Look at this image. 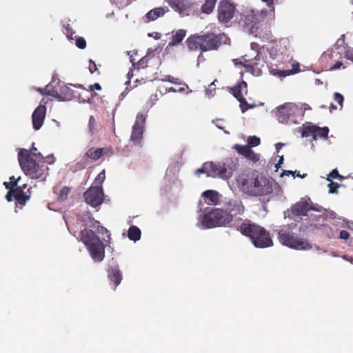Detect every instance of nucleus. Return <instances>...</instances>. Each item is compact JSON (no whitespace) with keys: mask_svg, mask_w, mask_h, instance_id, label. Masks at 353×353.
<instances>
[{"mask_svg":"<svg viewBox=\"0 0 353 353\" xmlns=\"http://www.w3.org/2000/svg\"><path fill=\"white\" fill-rule=\"evenodd\" d=\"M242 191L252 196H263L272 193L275 182L256 171L241 174L237 179Z\"/></svg>","mask_w":353,"mask_h":353,"instance_id":"nucleus-1","label":"nucleus"},{"mask_svg":"<svg viewBox=\"0 0 353 353\" xmlns=\"http://www.w3.org/2000/svg\"><path fill=\"white\" fill-rule=\"evenodd\" d=\"M41 153L30 152L21 148L18 152V161L21 170L31 179L45 181L48 174V167Z\"/></svg>","mask_w":353,"mask_h":353,"instance_id":"nucleus-2","label":"nucleus"},{"mask_svg":"<svg viewBox=\"0 0 353 353\" xmlns=\"http://www.w3.org/2000/svg\"><path fill=\"white\" fill-rule=\"evenodd\" d=\"M229 38L224 33L216 34L206 32L203 34H192L186 39V44L190 51L200 50L202 52L217 50L219 48L226 44Z\"/></svg>","mask_w":353,"mask_h":353,"instance_id":"nucleus-3","label":"nucleus"},{"mask_svg":"<svg viewBox=\"0 0 353 353\" xmlns=\"http://www.w3.org/2000/svg\"><path fill=\"white\" fill-rule=\"evenodd\" d=\"M239 230L243 235L249 237L256 248H265L273 245L269 232L260 225L251 223L250 221L242 223Z\"/></svg>","mask_w":353,"mask_h":353,"instance_id":"nucleus-4","label":"nucleus"},{"mask_svg":"<svg viewBox=\"0 0 353 353\" xmlns=\"http://www.w3.org/2000/svg\"><path fill=\"white\" fill-rule=\"evenodd\" d=\"M81 239L87 246L92 258L97 261H101L105 257V245L96 234L85 228L81 232Z\"/></svg>","mask_w":353,"mask_h":353,"instance_id":"nucleus-5","label":"nucleus"},{"mask_svg":"<svg viewBox=\"0 0 353 353\" xmlns=\"http://www.w3.org/2000/svg\"><path fill=\"white\" fill-rule=\"evenodd\" d=\"M201 222L205 228L225 227L232 222V216L225 208H214L203 214Z\"/></svg>","mask_w":353,"mask_h":353,"instance_id":"nucleus-6","label":"nucleus"},{"mask_svg":"<svg viewBox=\"0 0 353 353\" xmlns=\"http://www.w3.org/2000/svg\"><path fill=\"white\" fill-rule=\"evenodd\" d=\"M239 161L236 158L228 159L223 163H210L206 165L208 169H211L210 174L213 177L219 176L223 179H228L230 178L233 172L238 169Z\"/></svg>","mask_w":353,"mask_h":353,"instance_id":"nucleus-7","label":"nucleus"},{"mask_svg":"<svg viewBox=\"0 0 353 353\" xmlns=\"http://www.w3.org/2000/svg\"><path fill=\"white\" fill-rule=\"evenodd\" d=\"M279 239L283 245L295 250H306L312 248V245L307 240L295 236L291 231L286 229L279 231Z\"/></svg>","mask_w":353,"mask_h":353,"instance_id":"nucleus-8","label":"nucleus"},{"mask_svg":"<svg viewBox=\"0 0 353 353\" xmlns=\"http://www.w3.org/2000/svg\"><path fill=\"white\" fill-rule=\"evenodd\" d=\"M265 17L262 13L252 10L248 11L241 17V21L243 26L251 34L257 33Z\"/></svg>","mask_w":353,"mask_h":353,"instance_id":"nucleus-9","label":"nucleus"},{"mask_svg":"<svg viewBox=\"0 0 353 353\" xmlns=\"http://www.w3.org/2000/svg\"><path fill=\"white\" fill-rule=\"evenodd\" d=\"M236 6L229 0H221L218 6V19L227 24L236 13Z\"/></svg>","mask_w":353,"mask_h":353,"instance_id":"nucleus-10","label":"nucleus"},{"mask_svg":"<svg viewBox=\"0 0 353 353\" xmlns=\"http://www.w3.org/2000/svg\"><path fill=\"white\" fill-rule=\"evenodd\" d=\"M146 121V114L138 113L136 117L135 123L132 127L130 140L134 145H140L143 139V134Z\"/></svg>","mask_w":353,"mask_h":353,"instance_id":"nucleus-11","label":"nucleus"},{"mask_svg":"<svg viewBox=\"0 0 353 353\" xmlns=\"http://www.w3.org/2000/svg\"><path fill=\"white\" fill-rule=\"evenodd\" d=\"M103 191L101 187H90L84 192L85 202L92 207L100 205L103 201Z\"/></svg>","mask_w":353,"mask_h":353,"instance_id":"nucleus-12","label":"nucleus"},{"mask_svg":"<svg viewBox=\"0 0 353 353\" xmlns=\"http://www.w3.org/2000/svg\"><path fill=\"white\" fill-rule=\"evenodd\" d=\"M330 130L327 127H319L314 125H304L301 135L303 137L312 136V139L316 141L318 138L326 139Z\"/></svg>","mask_w":353,"mask_h":353,"instance_id":"nucleus-13","label":"nucleus"},{"mask_svg":"<svg viewBox=\"0 0 353 353\" xmlns=\"http://www.w3.org/2000/svg\"><path fill=\"white\" fill-rule=\"evenodd\" d=\"M245 63H243V67L245 68V71L248 72H250L254 76L258 77L262 74L261 68L263 66V61L261 60L259 58V60L254 59V61L248 56V54H245L243 57Z\"/></svg>","mask_w":353,"mask_h":353,"instance_id":"nucleus-14","label":"nucleus"},{"mask_svg":"<svg viewBox=\"0 0 353 353\" xmlns=\"http://www.w3.org/2000/svg\"><path fill=\"white\" fill-rule=\"evenodd\" d=\"M226 212L234 216L242 215L245 212V206L240 199H230L224 204Z\"/></svg>","mask_w":353,"mask_h":353,"instance_id":"nucleus-15","label":"nucleus"},{"mask_svg":"<svg viewBox=\"0 0 353 353\" xmlns=\"http://www.w3.org/2000/svg\"><path fill=\"white\" fill-rule=\"evenodd\" d=\"M46 107L45 105H39L33 112L32 115V125L35 130H39L44 121L46 117Z\"/></svg>","mask_w":353,"mask_h":353,"instance_id":"nucleus-16","label":"nucleus"},{"mask_svg":"<svg viewBox=\"0 0 353 353\" xmlns=\"http://www.w3.org/2000/svg\"><path fill=\"white\" fill-rule=\"evenodd\" d=\"M310 210H318L314 208L307 201H301L294 204L292 208V212L294 215L298 216H306L307 213Z\"/></svg>","mask_w":353,"mask_h":353,"instance_id":"nucleus-17","label":"nucleus"},{"mask_svg":"<svg viewBox=\"0 0 353 353\" xmlns=\"http://www.w3.org/2000/svg\"><path fill=\"white\" fill-rule=\"evenodd\" d=\"M291 104L285 103L277 108L276 115L279 123H287L291 115Z\"/></svg>","mask_w":353,"mask_h":353,"instance_id":"nucleus-18","label":"nucleus"},{"mask_svg":"<svg viewBox=\"0 0 353 353\" xmlns=\"http://www.w3.org/2000/svg\"><path fill=\"white\" fill-rule=\"evenodd\" d=\"M108 279L114 284V289L121 283L123 279L121 272L118 265L109 268L108 270Z\"/></svg>","mask_w":353,"mask_h":353,"instance_id":"nucleus-19","label":"nucleus"},{"mask_svg":"<svg viewBox=\"0 0 353 353\" xmlns=\"http://www.w3.org/2000/svg\"><path fill=\"white\" fill-rule=\"evenodd\" d=\"M111 152V150L109 148H91L88 149L85 152V156L92 160L93 161H97L100 159L103 155L108 154Z\"/></svg>","mask_w":353,"mask_h":353,"instance_id":"nucleus-20","label":"nucleus"},{"mask_svg":"<svg viewBox=\"0 0 353 353\" xmlns=\"http://www.w3.org/2000/svg\"><path fill=\"white\" fill-rule=\"evenodd\" d=\"M176 12L183 13L187 10L185 0H165Z\"/></svg>","mask_w":353,"mask_h":353,"instance_id":"nucleus-21","label":"nucleus"},{"mask_svg":"<svg viewBox=\"0 0 353 353\" xmlns=\"http://www.w3.org/2000/svg\"><path fill=\"white\" fill-rule=\"evenodd\" d=\"M168 11V10H165L164 8L159 7L152 9L146 14V18L148 21H154L160 17L164 15V14Z\"/></svg>","mask_w":353,"mask_h":353,"instance_id":"nucleus-22","label":"nucleus"},{"mask_svg":"<svg viewBox=\"0 0 353 353\" xmlns=\"http://www.w3.org/2000/svg\"><path fill=\"white\" fill-rule=\"evenodd\" d=\"M53 191L54 193L57 195L58 201L63 202L68 199V196L71 191V188L68 186H63L61 188L55 187Z\"/></svg>","mask_w":353,"mask_h":353,"instance_id":"nucleus-23","label":"nucleus"},{"mask_svg":"<svg viewBox=\"0 0 353 353\" xmlns=\"http://www.w3.org/2000/svg\"><path fill=\"white\" fill-rule=\"evenodd\" d=\"M14 198L21 205H25V203L29 200L30 194H26L21 188H15L14 190Z\"/></svg>","mask_w":353,"mask_h":353,"instance_id":"nucleus-24","label":"nucleus"},{"mask_svg":"<svg viewBox=\"0 0 353 353\" xmlns=\"http://www.w3.org/2000/svg\"><path fill=\"white\" fill-rule=\"evenodd\" d=\"M292 68L291 70H276V72H273V74L280 77H285L287 76L297 73L300 71L299 63H293L292 64Z\"/></svg>","mask_w":353,"mask_h":353,"instance_id":"nucleus-25","label":"nucleus"},{"mask_svg":"<svg viewBox=\"0 0 353 353\" xmlns=\"http://www.w3.org/2000/svg\"><path fill=\"white\" fill-rule=\"evenodd\" d=\"M186 35L185 30H178L175 33L172 35V39L169 42L170 46H174L180 43Z\"/></svg>","mask_w":353,"mask_h":353,"instance_id":"nucleus-26","label":"nucleus"},{"mask_svg":"<svg viewBox=\"0 0 353 353\" xmlns=\"http://www.w3.org/2000/svg\"><path fill=\"white\" fill-rule=\"evenodd\" d=\"M82 221L84 223L85 225L90 228H96L97 225L100 224L99 221L93 218L92 213L90 212H86L83 214Z\"/></svg>","mask_w":353,"mask_h":353,"instance_id":"nucleus-27","label":"nucleus"},{"mask_svg":"<svg viewBox=\"0 0 353 353\" xmlns=\"http://www.w3.org/2000/svg\"><path fill=\"white\" fill-rule=\"evenodd\" d=\"M141 230L140 229L134 225L130 227L128 232V238L134 241H137L141 238Z\"/></svg>","mask_w":353,"mask_h":353,"instance_id":"nucleus-28","label":"nucleus"},{"mask_svg":"<svg viewBox=\"0 0 353 353\" xmlns=\"http://www.w3.org/2000/svg\"><path fill=\"white\" fill-rule=\"evenodd\" d=\"M202 196L214 205H216L219 202L218 193L214 190H206L203 192Z\"/></svg>","mask_w":353,"mask_h":353,"instance_id":"nucleus-29","label":"nucleus"},{"mask_svg":"<svg viewBox=\"0 0 353 353\" xmlns=\"http://www.w3.org/2000/svg\"><path fill=\"white\" fill-rule=\"evenodd\" d=\"M217 0H205V3L201 7L202 12L205 14H210L215 6Z\"/></svg>","mask_w":353,"mask_h":353,"instance_id":"nucleus-30","label":"nucleus"},{"mask_svg":"<svg viewBox=\"0 0 353 353\" xmlns=\"http://www.w3.org/2000/svg\"><path fill=\"white\" fill-rule=\"evenodd\" d=\"M217 0H205V3L201 7L202 12L205 14H210L215 6Z\"/></svg>","mask_w":353,"mask_h":353,"instance_id":"nucleus-31","label":"nucleus"},{"mask_svg":"<svg viewBox=\"0 0 353 353\" xmlns=\"http://www.w3.org/2000/svg\"><path fill=\"white\" fill-rule=\"evenodd\" d=\"M334 52L332 49H329L327 51L324 52L323 54L321 56L320 61L323 64L328 65L330 63V61L334 58Z\"/></svg>","mask_w":353,"mask_h":353,"instance_id":"nucleus-32","label":"nucleus"},{"mask_svg":"<svg viewBox=\"0 0 353 353\" xmlns=\"http://www.w3.org/2000/svg\"><path fill=\"white\" fill-rule=\"evenodd\" d=\"M243 87H244L245 88H247L246 82L243 81L241 83L237 85L236 87H234L232 89V94L237 100H239V99L243 97L242 92H241Z\"/></svg>","mask_w":353,"mask_h":353,"instance_id":"nucleus-33","label":"nucleus"},{"mask_svg":"<svg viewBox=\"0 0 353 353\" xmlns=\"http://www.w3.org/2000/svg\"><path fill=\"white\" fill-rule=\"evenodd\" d=\"M234 149L238 152L239 154L246 157L249 153H250L251 148L248 145H241L239 144H236L234 146Z\"/></svg>","mask_w":353,"mask_h":353,"instance_id":"nucleus-34","label":"nucleus"},{"mask_svg":"<svg viewBox=\"0 0 353 353\" xmlns=\"http://www.w3.org/2000/svg\"><path fill=\"white\" fill-rule=\"evenodd\" d=\"M38 91L41 93L42 94H47L52 96L57 99H58L59 101H63L65 100V98L62 97L57 92L52 90H47V88L45 89L43 88H39Z\"/></svg>","mask_w":353,"mask_h":353,"instance_id":"nucleus-35","label":"nucleus"},{"mask_svg":"<svg viewBox=\"0 0 353 353\" xmlns=\"http://www.w3.org/2000/svg\"><path fill=\"white\" fill-rule=\"evenodd\" d=\"M20 179V176L18 177L17 179H15L14 176H12L10 177V181L4 182L3 185H5L7 190H14L17 185V183Z\"/></svg>","mask_w":353,"mask_h":353,"instance_id":"nucleus-36","label":"nucleus"},{"mask_svg":"<svg viewBox=\"0 0 353 353\" xmlns=\"http://www.w3.org/2000/svg\"><path fill=\"white\" fill-rule=\"evenodd\" d=\"M250 47H251V51L253 52V54H248V56H250V57L253 56L254 59L259 60V57H260L259 45L256 43L252 42L250 44Z\"/></svg>","mask_w":353,"mask_h":353,"instance_id":"nucleus-37","label":"nucleus"},{"mask_svg":"<svg viewBox=\"0 0 353 353\" xmlns=\"http://www.w3.org/2000/svg\"><path fill=\"white\" fill-rule=\"evenodd\" d=\"M88 128L92 134L97 131V123L93 116H90L89 118Z\"/></svg>","mask_w":353,"mask_h":353,"instance_id":"nucleus-38","label":"nucleus"},{"mask_svg":"<svg viewBox=\"0 0 353 353\" xmlns=\"http://www.w3.org/2000/svg\"><path fill=\"white\" fill-rule=\"evenodd\" d=\"M240 102V108L241 109V111L243 112H245L248 109L252 108L254 107V105H249L245 99V98L243 97L241 99H239L238 100Z\"/></svg>","mask_w":353,"mask_h":353,"instance_id":"nucleus-39","label":"nucleus"},{"mask_svg":"<svg viewBox=\"0 0 353 353\" xmlns=\"http://www.w3.org/2000/svg\"><path fill=\"white\" fill-rule=\"evenodd\" d=\"M216 80H214L213 82H212L209 85L208 88L205 90V94L208 97H212L214 96L215 92V82Z\"/></svg>","mask_w":353,"mask_h":353,"instance_id":"nucleus-40","label":"nucleus"},{"mask_svg":"<svg viewBox=\"0 0 353 353\" xmlns=\"http://www.w3.org/2000/svg\"><path fill=\"white\" fill-rule=\"evenodd\" d=\"M261 143V140L259 137H255V136H253V137H250L248 139V145L251 148V147H255V146H257L260 144Z\"/></svg>","mask_w":353,"mask_h":353,"instance_id":"nucleus-41","label":"nucleus"},{"mask_svg":"<svg viewBox=\"0 0 353 353\" xmlns=\"http://www.w3.org/2000/svg\"><path fill=\"white\" fill-rule=\"evenodd\" d=\"M292 175L294 176V178L295 177H300V178H305L306 176H307V174H303V175H301L300 174L299 172H297V171H290V170H284L283 172V173L281 174V176H283V175H287V176H289V175Z\"/></svg>","mask_w":353,"mask_h":353,"instance_id":"nucleus-42","label":"nucleus"},{"mask_svg":"<svg viewBox=\"0 0 353 353\" xmlns=\"http://www.w3.org/2000/svg\"><path fill=\"white\" fill-rule=\"evenodd\" d=\"M148 58L147 56L142 57L139 61L137 62V68L138 70L145 68L148 66Z\"/></svg>","mask_w":353,"mask_h":353,"instance_id":"nucleus-43","label":"nucleus"},{"mask_svg":"<svg viewBox=\"0 0 353 353\" xmlns=\"http://www.w3.org/2000/svg\"><path fill=\"white\" fill-rule=\"evenodd\" d=\"M75 44L80 49H85L86 47V41L85 39L81 37H77Z\"/></svg>","mask_w":353,"mask_h":353,"instance_id":"nucleus-44","label":"nucleus"},{"mask_svg":"<svg viewBox=\"0 0 353 353\" xmlns=\"http://www.w3.org/2000/svg\"><path fill=\"white\" fill-rule=\"evenodd\" d=\"M339 178L340 179H343V177L339 174L338 170L336 169L332 170L330 173L328 175V177L327 178V180L329 181H331V179H337Z\"/></svg>","mask_w":353,"mask_h":353,"instance_id":"nucleus-45","label":"nucleus"},{"mask_svg":"<svg viewBox=\"0 0 353 353\" xmlns=\"http://www.w3.org/2000/svg\"><path fill=\"white\" fill-rule=\"evenodd\" d=\"M339 184L332 181L328 184L329 193L334 194L337 193V189L339 188Z\"/></svg>","mask_w":353,"mask_h":353,"instance_id":"nucleus-46","label":"nucleus"},{"mask_svg":"<svg viewBox=\"0 0 353 353\" xmlns=\"http://www.w3.org/2000/svg\"><path fill=\"white\" fill-rule=\"evenodd\" d=\"M210 163H205L204 165H203V168H199L196 170V174H199V173H207L208 176H213L212 175L210 174L211 173V169L209 168L208 169L206 168V165L209 164Z\"/></svg>","mask_w":353,"mask_h":353,"instance_id":"nucleus-47","label":"nucleus"},{"mask_svg":"<svg viewBox=\"0 0 353 353\" xmlns=\"http://www.w3.org/2000/svg\"><path fill=\"white\" fill-rule=\"evenodd\" d=\"M247 159L252 160V161H257L259 160V155L256 154L252 149L250 150V153L248 154L246 157Z\"/></svg>","mask_w":353,"mask_h":353,"instance_id":"nucleus-48","label":"nucleus"},{"mask_svg":"<svg viewBox=\"0 0 353 353\" xmlns=\"http://www.w3.org/2000/svg\"><path fill=\"white\" fill-rule=\"evenodd\" d=\"M334 99L339 104L341 107L343 106L344 98L341 94L339 92H335L334 94Z\"/></svg>","mask_w":353,"mask_h":353,"instance_id":"nucleus-49","label":"nucleus"},{"mask_svg":"<svg viewBox=\"0 0 353 353\" xmlns=\"http://www.w3.org/2000/svg\"><path fill=\"white\" fill-rule=\"evenodd\" d=\"M65 34L67 35V37L70 39V40H72L73 39V37H72V35L73 34H74V32L72 30V28L70 27L69 25L66 26L65 27Z\"/></svg>","mask_w":353,"mask_h":353,"instance_id":"nucleus-50","label":"nucleus"},{"mask_svg":"<svg viewBox=\"0 0 353 353\" xmlns=\"http://www.w3.org/2000/svg\"><path fill=\"white\" fill-rule=\"evenodd\" d=\"M345 57L353 62V48H348L345 50Z\"/></svg>","mask_w":353,"mask_h":353,"instance_id":"nucleus-51","label":"nucleus"},{"mask_svg":"<svg viewBox=\"0 0 353 353\" xmlns=\"http://www.w3.org/2000/svg\"><path fill=\"white\" fill-rule=\"evenodd\" d=\"M97 227L98 228L97 230L99 233H101L103 234H108V237L110 239V234H109V231L105 228L100 226L99 224L97 225Z\"/></svg>","mask_w":353,"mask_h":353,"instance_id":"nucleus-52","label":"nucleus"},{"mask_svg":"<svg viewBox=\"0 0 353 353\" xmlns=\"http://www.w3.org/2000/svg\"><path fill=\"white\" fill-rule=\"evenodd\" d=\"M350 237V233L347 230H341L340 232L339 238L341 239L347 240Z\"/></svg>","mask_w":353,"mask_h":353,"instance_id":"nucleus-53","label":"nucleus"},{"mask_svg":"<svg viewBox=\"0 0 353 353\" xmlns=\"http://www.w3.org/2000/svg\"><path fill=\"white\" fill-rule=\"evenodd\" d=\"M89 70H90V73H92V74L94 73V72L97 71V65H96L95 62H94L92 60H90Z\"/></svg>","mask_w":353,"mask_h":353,"instance_id":"nucleus-54","label":"nucleus"},{"mask_svg":"<svg viewBox=\"0 0 353 353\" xmlns=\"http://www.w3.org/2000/svg\"><path fill=\"white\" fill-rule=\"evenodd\" d=\"M105 177V170H103L101 172H100L97 175V178L95 179V181H99V183H101L104 181Z\"/></svg>","mask_w":353,"mask_h":353,"instance_id":"nucleus-55","label":"nucleus"},{"mask_svg":"<svg viewBox=\"0 0 353 353\" xmlns=\"http://www.w3.org/2000/svg\"><path fill=\"white\" fill-rule=\"evenodd\" d=\"M14 197V191L13 190H9L7 194L6 195V198L8 201L10 202L12 201Z\"/></svg>","mask_w":353,"mask_h":353,"instance_id":"nucleus-56","label":"nucleus"},{"mask_svg":"<svg viewBox=\"0 0 353 353\" xmlns=\"http://www.w3.org/2000/svg\"><path fill=\"white\" fill-rule=\"evenodd\" d=\"M343 65V63L341 61H337L334 65L330 66V70L331 71L336 70L339 69Z\"/></svg>","mask_w":353,"mask_h":353,"instance_id":"nucleus-57","label":"nucleus"},{"mask_svg":"<svg viewBox=\"0 0 353 353\" xmlns=\"http://www.w3.org/2000/svg\"><path fill=\"white\" fill-rule=\"evenodd\" d=\"M166 78H167V80L169 82H171V83H177L178 81H179V79L178 78H174V77H171L170 75L167 76Z\"/></svg>","mask_w":353,"mask_h":353,"instance_id":"nucleus-58","label":"nucleus"},{"mask_svg":"<svg viewBox=\"0 0 353 353\" xmlns=\"http://www.w3.org/2000/svg\"><path fill=\"white\" fill-rule=\"evenodd\" d=\"M90 88L91 90H93L94 89H96L97 90H101V86L99 83H95L94 85H90Z\"/></svg>","mask_w":353,"mask_h":353,"instance_id":"nucleus-59","label":"nucleus"},{"mask_svg":"<svg viewBox=\"0 0 353 353\" xmlns=\"http://www.w3.org/2000/svg\"><path fill=\"white\" fill-rule=\"evenodd\" d=\"M48 163H52L54 161V157L53 155L47 157Z\"/></svg>","mask_w":353,"mask_h":353,"instance_id":"nucleus-60","label":"nucleus"},{"mask_svg":"<svg viewBox=\"0 0 353 353\" xmlns=\"http://www.w3.org/2000/svg\"><path fill=\"white\" fill-rule=\"evenodd\" d=\"M283 156H281V157H280L279 161L278 163L276 165L277 168L279 167H280V165L283 163Z\"/></svg>","mask_w":353,"mask_h":353,"instance_id":"nucleus-61","label":"nucleus"},{"mask_svg":"<svg viewBox=\"0 0 353 353\" xmlns=\"http://www.w3.org/2000/svg\"><path fill=\"white\" fill-rule=\"evenodd\" d=\"M283 145V143H278L276 144V149L279 151Z\"/></svg>","mask_w":353,"mask_h":353,"instance_id":"nucleus-62","label":"nucleus"},{"mask_svg":"<svg viewBox=\"0 0 353 353\" xmlns=\"http://www.w3.org/2000/svg\"><path fill=\"white\" fill-rule=\"evenodd\" d=\"M70 91V89L69 88H68L67 86H64L61 88V92L62 93H66L67 92Z\"/></svg>","mask_w":353,"mask_h":353,"instance_id":"nucleus-63","label":"nucleus"},{"mask_svg":"<svg viewBox=\"0 0 353 353\" xmlns=\"http://www.w3.org/2000/svg\"><path fill=\"white\" fill-rule=\"evenodd\" d=\"M344 259H346L347 261H350V263H353V258L352 257H350L348 256H345Z\"/></svg>","mask_w":353,"mask_h":353,"instance_id":"nucleus-64","label":"nucleus"}]
</instances>
